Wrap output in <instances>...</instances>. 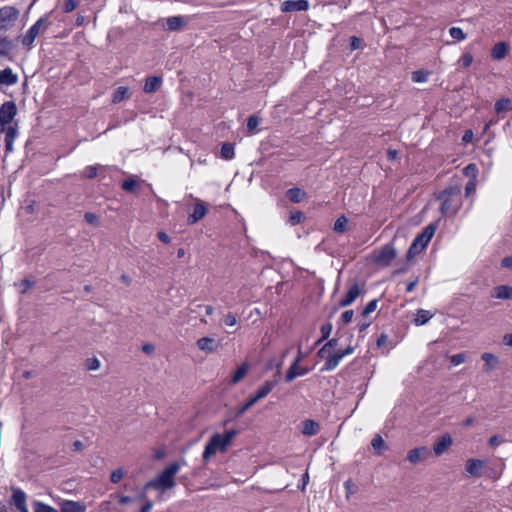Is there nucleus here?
Wrapping results in <instances>:
<instances>
[{
    "instance_id": "09e8293b",
    "label": "nucleus",
    "mask_w": 512,
    "mask_h": 512,
    "mask_svg": "<svg viewBox=\"0 0 512 512\" xmlns=\"http://www.w3.org/2000/svg\"><path fill=\"white\" fill-rule=\"evenodd\" d=\"M465 361H466V354L463 352L454 354L450 357V363L453 366H458V365L464 363Z\"/></svg>"
},
{
    "instance_id": "c756f323",
    "label": "nucleus",
    "mask_w": 512,
    "mask_h": 512,
    "mask_svg": "<svg viewBox=\"0 0 512 512\" xmlns=\"http://www.w3.org/2000/svg\"><path fill=\"white\" fill-rule=\"evenodd\" d=\"M481 359L485 362L488 371L494 370L499 365V358L490 352H485L481 355Z\"/></svg>"
},
{
    "instance_id": "f8f14e48",
    "label": "nucleus",
    "mask_w": 512,
    "mask_h": 512,
    "mask_svg": "<svg viewBox=\"0 0 512 512\" xmlns=\"http://www.w3.org/2000/svg\"><path fill=\"white\" fill-rule=\"evenodd\" d=\"M431 456V451L426 446L416 447L407 453V460L411 464H418Z\"/></svg>"
},
{
    "instance_id": "c9c22d12",
    "label": "nucleus",
    "mask_w": 512,
    "mask_h": 512,
    "mask_svg": "<svg viewBox=\"0 0 512 512\" xmlns=\"http://www.w3.org/2000/svg\"><path fill=\"white\" fill-rule=\"evenodd\" d=\"M128 97H129V89L127 87L120 86L114 91L113 96H112V102L119 103Z\"/></svg>"
},
{
    "instance_id": "2eb2a0df",
    "label": "nucleus",
    "mask_w": 512,
    "mask_h": 512,
    "mask_svg": "<svg viewBox=\"0 0 512 512\" xmlns=\"http://www.w3.org/2000/svg\"><path fill=\"white\" fill-rule=\"evenodd\" d=\"M309 8L307 0H286L281 4L282 12L306 11Z\"/></svg>"
},
{
    "instance_id": "6e6552de",
    "label": "nucleus",
    "mask_w": 512,
    "mask_h": 512,
    "mask_svg": "<svg viewBox=\"0 0 512 512\" xmlns=\"http://www.w3.org/2000/svg\"><path fill=\"white\" fill-rule=\"evenodd\" d=\"M17 114V106L14 101H6L0 107V127L5 128V126L12 123L13 119Z\"/></svg>"
},
{
    "instance_id": "a18cd8bd",
    "label": "nucleus",
    "mask_w": 512,
    "mask_h": 512,
    "mask_svg": "<svg viewBox=\"0 0 512 512\" xmlns=\"http://www.w3.org/2000/svg\"><path fill=\"white\" fill-rule=\"evenodd\" d=\"M137 186V181L132 178L124 180L121 184V188L127 192H134Z\"/></svg>"
},
{
    "instance_id": "052dcab7",
    "label": "nucleus",
    "mask_w": 512,
    "mask_h": 512,
    "mask_svg": "<svg viewBox=\"0 0 512 512\" xmlns=\"http://www.w3.org/2000/svg\"><path fill=\"white\" fill-rule=\"evenodd\" d=\"M33 285L34 281H31L29 279H23L19 284L20 292L22 294L26 293Z\"/></svg>"
},
{
    "instance_id": "4c0bfd02",
    "label": "nucleus",
    "mask_w": 512,
    "mask_h": 512,
    "mask_svg": "<svg viewBox=\"0 0 512 512\" xmlns=\"http://www.w3.org/2000/svg\"><path fill=\"white\" fill-rule=\"evenodd\" d=\"M12 47L13 44L11 40L6 37L0 38V57H8Z\"/></svg>"
},
{
    "instance_id": "5fc2aeb1",
    "label": "nucleus",
    "mask_w": 512,
    "mask_h": 512,
    "mask_svg": "<svg viewBox=\"0 0 512 512\" xmlns=\"http://www.w3.org/2000/svg\"><path fill=\"white\" fill-rule=\"evenodd\" d=\"M344 488H345L347 496H349L350 494H353L357 491V486L354 484V482L351 479H348L344 482Z\"/></svg>"
},
{
    "instance_id": "4d7b16f0",
    "label": "nucleus",
    "mask_w": 512,
    "mask_h": 512,
    "mask_svg": "<svg viewBox=\"0 0 512 512\" xmlns=\"http://www.w3.org/2000/svg\"><path fill=\"white\" fill-rule=\"evenodd\" d=\"M84 219L85 221L88 223V224H91V225H98L99 223V218L96 214L94 213H91V212H87L84 214Z\"/></svg>"
},
{
    "instance_id": "c85d7f7f",
    "label": "nucleus",
    "mask_w": 512,
    "mask_h": 512,
    "mask_svg": "<svg viewBox=\"0 0 512 512\" xmlns=\"http://www.w3.org/2000/svg\"><path fill=\"white\" fill-rule=\"evenodd\" d=\"M432 317L433 314L430 311L418 309L413 322L416 326H422L425 325Z\"/></svg>"
},
{
    "instance_id": "20e7f679",
    "label": "nucleus",
    "mask_w": 512,
    "mask_h": 512,
    "mask_svg": "<svg viewBox=\"0 0 512 512\" xmlns=\"http://www.w3.org/2000/svg\"><path fill=\"white\" fill-rule=\"evenodd\" d=\"M53 11L45 13L41 16L22 37L21 43L26 47H31L36 37L40 33H44L52 24L51 15Z\"/></svg>"
},
{
    "instance_id": "8fccbe9b",
    "label": "nucleus",
    "mask_w": 512,
    "mask_h": 512,
    "mask_svg": "<svg viewBox=\"0 0 512 512\" xmlns=\"http://www.w3.org/2000/svg\"><path fill=\"white\" fill-rule=\"evenodd\" d=\"M77 6H78L77 0H64L62 8L65 13H70V12L74 11Z\"/></svg>"
},
{
    "instance_id": "72a5a7b5",
    "label": "nucleus",
    "mask_w": 512,
    "mask_h": 512,
    "mask_svg": "<svg viewBox=\"0 0 512 512\" xmlns=\"http://www.w3.org/2000/svg\"><path fill=\"white\" fill-rule=\"evenodd\" d=\"M371 446L373 447L376 455H382L383 450L386 448L385 441L381 435L376 434L372 441Z\"/></svg>"
},
{
    "instance_id": "f3484780",
    "label": "nucleus",
    "mask_w": 512,
    "mask_h": 512,
    "mask_svg": "<svg viewBox=\"0 0 512 512\" xmlns=\"http://www.w3.org/2000/svg\"><path fill=\"white\" fill-rule=\"evenodd\" d=\"M207 207L203 202H198L193 208V212L188 215L187 223L193 225L200 221L207 214Z\"/></svg>"
},
{
    "instance_id": "aec40b11",
    "label": "nucleus",
    "mask_w": 512,
    "mask_h": 512,
    "mask_svg": "<svg viewBox=\"0 0 512 512\" xmlns=\"http://www.w3.org/2000/svg\"><path fill=\"white\" fill-rule=\"evenodd\" d=\"M18 82V75L12 71L11 68L7 67L0 70V86H13Z\"/></svg>"
},
{
    "instance_id": "58836bf2",
    "label": "nucleus",
    "mask_w": 512,
    "mask_h": 512,
    "mask_svg": "<svg viewBox=\"0 0 512 512\" xmlns=\"http://www.w3.org/2000/svg\"><path fill=\"white\" fill-rule=\"evenodd\" d=\"M338 345V338L329 339L318 351V356L320 358L325 357V353L327 350L334 349Z\"/></svg>"
},
{
    "instance_id": "864d4df0",
    "label": "nucleus",
    "mask_w": 512,
    "mask_h": 512,
    "mask_svg": "<svg viewBox=\"0 0 512 512\" xmlns=\"http://www.w3.org/2000/svg\"><path fill=\"white\" fill-rule=\"evenodd\" d=\"M239 433L238 430L236 429H230V430H227L223 435V439L224 441L228 444V446L231 444L233 438Z\"/></svg>"
},
{
    "instance_id": "473e14b6",
    "label": "nucleus",
    "mask_w": 512,
    "mask_h": 512,
    "mask_svg": "<svg viewBox=\"0 0 512 512\" xmlns=\"http://www.w3.org/2000/svg\"><path fill=\"white\" fill-rule=\"evenodd\" d=\"M221 157L225 160H231L235 156L234 145L230 142H225L221 146L220 150Z\"/></svg>"
},
{
    "instance_id": "a211bd4d",
    "label": "nucleus",
    "mask_w": 512,
    "mask_h": 512,
    "mask_svg": "<svg viewBox=\"0 0 512 512\" xmlns=\"http://www.w3.org/2000/svg\"><path fill=\"white\" fill-rule=\"evenodd\" d=\"M483 466L484 462L482 460L471 458L466 461L465 469L470 476L479 478Z\"/></svg>"
},
{
    "instance_id": "13d9d810",
    "label": "nucleus",
    "mask_w": 512,
    "mask_h": 512,
    "mask_svg": "<svg viewBox=\"0 0 512 512\" xmlns=\"http://www.w3.org/2000/svg\"><path fill=\"white\" fill-rule=\"evenodd\" d=\"M86 366L88 370H97L100 367V361L96 357L88 358Z\"/></svg>"
},
{
    "instance_id": "f03ea898",
    "label": "nucleus",
    "mask_w": 512,
    "mask_h": 512,
    "mask_svg": "<svg viewBox=\"0 0 512 512\" xmlns=\"http://www.w3.org/2000/svg\"><path fill=\"white\" fill-rule=\"evenodd\" d=\"M435 231L436 224L431 223L427 225L422 230V232L415 237L406 253V258L408 261L412 260L416 255L420 254L427 247Z\"/></svg>"
},
{
    "instance_id": "7c9ffc66",
    "label": "nucleus",
    "mask_w": 512,
    "mask_h": 512,
    "mask_svg": "<svg viewBox=\"0 0 512 512\" xmlns=\"http://www.w3.org/2000/svg\"><path fill=\"white\" fill-rule=\"evenodd\" d=\"M494 110L500 114L512 110V101L509 98H500L495 102Z\"/></svg>"
},
{
    "instance_id": "bb28decb",
    "label": "nucleus",
    "mask_w": 512,
    "mask_h": 512,
    "mask_svg": "<svg viewBox=\"0 0 512 512\" xmlns=\"http://www.w3.org/2000/svg\"><path fill=\"white\" fill-rule=\"evenodd\" d=\"M286 196L292 203H300L306 198L307 193L299 187H293L287 190Z\"/></svg>"
},
{
    "instance_id": "ddd939ff",
    "label": "nucleus",
    "mask_w": 512,
    "mask_h": 512,
    "mask_svg": "<svg viewBox=\"0 0 512 512\" xmlns=\"http://www.w3.org/2000/svg\"><path fill=\"white\" fill-rule=\"evenodd\" d=\"M19 15L18 9L13 6H5L0 8V30L17 19Z\"/></svg>"
},
{
    "instance_id": "680f3d73",
    "label": "nucleus",
    "mask_w": 512,
    "mask_h": 512,
    "mask_svg": "<svg viewBox=\"0 0 512 512\" xmlns=\"http://www.w3.org/2000/svg\"><path fill=\"white\" fill-rule=\"evenodd\" d=\"M362 45V39L357 36H351L350 37V50L354 51L361 47Z\"/></svg>"
},
{
    "instance_id": "ea45409f",
    "label": "nucleus",
    "mask_w": 512,
    "mask_h": 512,
    "mask_svg": "<svg viewBox=\"0 0 512 512\" xmlns=\"http://www.w3.org/2000/svg\"><path fill=\"white\" fill-rule=\"evenodd\" d=\"M33 510L34 512H58L54 507L37 500L33 502Z\"/></svg>"
},
{
    "instance_id": "9d476101",
    "label": "nucleus",
    "mask_w": 512,
    "mask_h": 512,
    "mask_svg": "<svg viewBox=\"0 0 512 512\" xmlns=\"http://www.w3.org/2000/svg\"><path fill=\"white\" fill-rule=\"evenodd\" d=\"M364 285H360L358 282H354L344 295V297L339 301L338 305L340 307H346L351 305L359 295L364 292Z\"/></svg>"
},
{
    "instance_id": "e433bc0d",
    "label": "nucleus",
    "mask_w": 512,
    "mask_h": 512,
    "mask_svg": "<svg viewBox=\"0 0 512 512\" xmlns=\"http://www.w3.org/2000/svg\"><path fill=\"white\" fill-rule=\"evenodd\" d=\"M430 72L424 69L416 70L412 73L411 79L415 83H425L428 80Z\"/></svg>"
},
{
    "instance_id": "f704fd0d",
    "label": "nucleus",
    "mask_w": 512,
    "mask_h": 512,
    "mask_svg": "<svg viewBox=\"0 0 512 512\" xmlns=\"http://www.w3.org/2000/svg\"><path fill=\"white\" fill-rule=\"evenodd\" d=\"M348 218L345 215L339 216L333 225V230L336 233H344L347 230L348 227Z\"/></svg>"
},
{
    "instance_id": "5701e85b",
    "label": "nucleus",
    "mask_w": 512,
    "mask_h": 512,
    "mask_svg": "<svg viewBox=\"0 0 512 512\" xmlns=\"http://www.w3.org/2000/svg\"><path fill=\"white\" fill-rule=\"evenodd\" d=\"M301 425V433L305 436H314L320 431L319 423L312 419L304 420Z\"/></svg>"
},
{
    "instance_id": "c03bdc74",
    "label": "nucleus",
    "mask_w": 512,
    "mask_h": 512,
    "mask_svg": "<svg viewBox=\"0 0 512 512\" xmlns=\"http://www.w3.org/2000/svg\"><path fill=\"white\" fill-rule=\"evenodd\" d=\"M304 219V213L299 211V210H296V211H292L290 212V215H289V222L291 225H297L299 223H301V221Z\"/></svg>"
},
{
    "instance_id": "f257e3e1",
    "label": "nucleus",
    "mask_w": 512,
    "mask_h": 512,
    "mask_svg": "<svg viewBox=\"0 0 512 512\" xmlns=\"http://www.w3.org/2000/svg\"><path fill=\"white\" fill-rule=\"evenodd\" d=\"M440 201V213L444 217H454L462 207V187L460 184H451L436 194Z\"/></svg>"
},
{
    "instance_id": "b1692460",
    "label": "nucleus",
    "mask_w": 512,
    "mask_h": 512,
    "mask_svg": "<svg viewBox=\"0 0 512 512\" xmlns=\"http://www.w3.org/2000/svg\"><path fill=\"white\" fill-rule=\"evenodd\" d=\"M508 44L506 42H498L491 49V57L494 60H502L508 53Z\"/></svg>"
},
{
    "instance_id": "2f4dec72",
    "label": "nucleus",
    "mask_w": 512,
    "mask_h": 512,
    "mask_svg": "<svg viewBox=\"0 0 512 512\" xmlns=\"http://www.w3.org/2000/svg\"><path fill=\"white\" fill-rule=\"evenodd\" d=\"M248 369H249V366L247 363H242L237 369L236 371L234 372V374L232 375L231 377V383L232 384H237L238 382H240L244 377L245 375L247 374L248 372Z\"/></svg>"
},
{
    "instance_id": "0e129e2a",
    "label": "nucleus",
    "mask_w": 512,
    "mask_h": 512,
    "mask_svg": "<svg viewBox=\"0 0 512 512\" xmlns=\"http://www.w3.org/2000/svg\"><path fill=\"white\" fill-rule=\"evenodd\" d=\"M371 325V322L370 321H360L358 324H357V329H358V332L360 334H363L366 329Z\"/></svg>"
},
{
    "instance_id": "3c124183",
    "label": "nucleus",
    "mask_w": 512,
    "mask_h": 512,
    "mask_svg": "<svg viewBox=\"0 0 512 512\" xmlns=\"http://www.w3.org/2000/svg\"><path fill=\"white\" fill-rule=\"evenodd\" d=\"M260 119L256 115L249 116L247 120V129L252 132L259 125Z\"/></svg>"
},
{
    "instance_id": "bf43d9fd",
    "label": "nucleus",
    "mask_w": 512,
    "mask_h": 512,
    "mask_svg": "<svg viewBox=\"0 0 512 512\" xmlns=\"http://www.w3.org/2000/svg\"><path fill=\"white\" fill-rule=\"evenodd\" d=\"M223 323L226 325V326H234L237 324V319H236V316L233 314V313H227L224 317H223Z\"/></svg>"
},
{
    "instance_id": "6e6d98bb",
    "label": "nucleus",
    "mask_w": 512,
    "mask_h": 512,
    "mask_svg": "<svg viewBox=\"0 0 512 512\" xmlns=\"http://www.w3.org/2000/svg\"><path fill=\"white\" fill-rule=\"evenodd\" d=\"M459 62L461 63V65H462L463 67H465V68H466V67H469V66L472 64V62H473V56H472V54H470V53H464V54L461 56V58H460Z\"/></svg>"
},
{
    "instance_id": "1a4fd4ad",
    "label": "nucleus",
    "mask_w": 512,
    "mask_h": 512,
    "mask_svg": "<svg viewBox=\"0 0 512 512\" xmlns=\"http://www.w3.org/2000/svg\"><path fill=\"white\" fill-rule=\"evenodd\" d=\"M301 361V350L299 349L298 355L293 361V363L288 368L286 375H285V381L291 382L298 376L306 375L309 372V369L302 367L299 365V362Z\"/></svg>"
},
{
    "instance_id": "a19ab883",
    "label": "nucleus",
    "mask_w": 512,
    "mask_h": 512,
    "mask_svg": "<svg viewBox=\"0 0 512 512\" xmlns=\"http://www.w3.org/2000/svg\"><path fill=\"white\" fill-rule=\"evenodd\" d=\"M333 326L330 322L323 324L320 328L321 338L316 342V344H320L324 340H327L332 332Z\"/></svg>"
},
{
    "instance_id": "4be33fe9",
    "label": "nucleus",
    "mask_w": 512,
    "mask_h": 512,
    "mask_svg": "<svg viewBox=\"0 0 512 512\" xmlns=\"http://www.w3.org/2000/svg\"><path fill=\"white\" fill-rule=\"evenodd\" d=\"M343 356L341 355L340 351H336L333 354H330L326 357L325 363L323 367L321 368V371H332L334 370L342 360Z\"/></svg>"
},
{
    "instance_id": "79ce46f5",
    "label": "nucleus",
    "mask_w": 512,
    "mask_h": 512,
    "mask_svg": "<svg viewBox=\"0 0 512 512\" xmlns=\"http://www.w3.org/2000/svg\"><path fill=\"white\" fill-rule=\"evenodd\" d=\"M450 36L457 41H463L466 39V33L460 27H451L449 29Z\"/></svg>"
},
{
    "instance_id": "6ab92c4d",
    "label": "nucleus",
    "mask_w": 512,
    "mask_h": 512,
    "mask_svg": "<svg viewBox=\"0 0 512 512\" xmlns=\"http://www.w3.org/2000/svg\"><path fill=\"white\" fill-rule=\"evenodd\" d=\"M86 507L81 502L64 500L59 504L58 512H85Z\"/></svg>"
},
{
    "instance_id": "a878e982",
    "label": "nucleus",
    "mask_w": 512,
    "mask_h": 512,
    "mask_svg": "<svg viewBox=\"0 0 512 512\" xmlns=\"http://www.w3.org/2000/svg\"><path fill=\"white\" fill-rule=\"evenodd\" d=\"M491 296L493 298L503 299V300L510 299L512 297V286H508V285L496 286L493 289Z\"/></svg>"
},
{
    "instance_id": "338daca9",
    "label": "nucleus",
    "mask_w": 512,
    "mask_h": 512,
    "mask_svg": "<svg viewBox=\"0 0 512 512\" xmlns=\"http://www.w3.org/2000/svg\"><path fill=\"white\" fill-rule=\"evenodd\" d=\"M158 239L165 244H169L171 241V238L169 237V235L167 233H165L164 231L158 232Z\"/></svg>"
},
{
    "instance_id": "0eeeda50",
    "label": "nucleus",
    "mask_w": 512,
    "mask_h": 512,
    "mask_svg": "<svg viewBox=\"0 0 512 512\" xmlns=\"http://www.w3.org/2000/svg\"><path fill=\"white\" fill-rule=\"evenodd\" d=\"M396 249L391 244L383 246L373 257V261L383 267L389 266L396 258Z\"/></svg>"
},
{
    "instance_id": "412c9836",
    "label": "nucleus",
    "mask_w": 512,
    "mask_h": 512,
    "mask_svg": "<svg viewBox=\"0 0 512 512\" xmlns=\"http://www.w3.org/2000/svg\"><path fill=\"white\" fill-rule=\"evenodd\" d=\"M186 24V19L183 16H171L166 19L164 28L168 31H179Z\"/></svg>"
},
{
    "instance_id": "de8ad7c7",
    "label": "nucleus",
    "mask_w": 512,
    "mask_h": 512,
    "mask_svg": "<svg viewBox=\"0 0 512 512\" xmlns=\"http://www.w3.org/2000/svg\"><path fill=\"white\" fill-rule=\"evenodd\" d=\"M353 316H354V311L353 310H346L342 313L340 319H339V322L338 324L339 325H346L348 323H350L353 319Z\"/></svg>"
},
{
    "instance_id": "e2e57ef3",
    "label": "nucleus",
    "mask_w": 512,
    "mask_h": 512,
    "mask_svg": "<svg viewBox=\"0 0 512 512\" xmlns=\"http://www.w3.org/2000/svg\"><path fill=\"white\" fill-rule=\"evenodd\" d=\"M476 189V184L473 180H469L467 183H466V186H465V194L466 196H469L472 192H474Z\"/></svg>"
},
{
    "instance_id": "69168bd1",
    "label": "nucleus",
    "mask_w": 512,
    "mask_h": 512,
    "mask_svg": "<svg viewBox=\"0 0 512 512\" xmlns=\"http://www.w3.org/2000/svg\"><path fill=\"white\" fill-rule=\"evenodd\" d=\"M387 340H388V336L384 333H382L378 338H377V341H376V345L380 348V347H383L386 345L387 343Z\"/></svg>"
},
{
    "instance_id": "774afa93",
    "label": "nucleus",
    "mask_w": 512,
    "mask_h": 512,
    "mask_svg": "<svg viewBox=\"0 0 512 512\" xmlns=\"http://www.w3.org/2000/svg\"><path fill=\"white\" fill-rule=\"evenodd\" d=\"M501 266L503 268L511 269L512 268V256L504 257L501 261Z\"/></svg>"
},
{
    "instance_id": "393cba45",
    "label": "nucleus",
    "mask_w": 512,
    "mask_h": 512,
    "mask_svg": "<svg viewBox=\"0 0 512 512\" xmlns=\"http://www.w3.org/2000/svg\"><path fill=\"white\" fill-rule=\"evenodd\" d=\"M163 79L160 76H149L146 78L143 90L145 93L155 92L162 84Z\"/></svg>"
},
{
    "instance_id": "dca6fc26",
    "label": "nucleus",
    "mask_w": 512,
    "mask_h": 512,
    "mask_svg": "<svg viewBox=\"0 0 512 512\" xmlns=\"http://www.w3.org/2000/svg\"><path fill=\"white\" fill-rule=\"evenodd\" d=\"M452 443V437L449 434H444L433 444V452L435 455L440 456L452 445Z\"/></svg>"
},
{
    "instance_id": "9b49d317",
    "label": "nucleus",
    "mask_w": 512,
    "mask_h": 512,
    "mask_svg": "<svg viewBox=\"0 0 512 512\" xmlns=\"http://www.w3.org/2000/svg\"><path fill=\"white\" fill-rule=\"evenodd\" d=\"M11 503L19 510V512H29L26 504V493L18 487H12Z\"/></svg>"
},
{
    "instance_id": "423d86ee",
    "label": "nucleus",
    "mask_w": 512,
    "mask_h": 512,
    "mask_svg": "<svg viewBox=\"0 0 512 512\" xmlns=\"http://www.w3.org/2000/svg\"><path fill=\"white\" fill-rule=\"evenodd\" d=\"M228 444L224 441L222 434L216 433L212 435L205 445L203 452V460L207 461L212 455H214L218 450L220 452H225L227 450Z\"/></svg>"
},
{
    "instance_id": "cd10ccee",
    "label": "nucleus",
    "mask_w": 512,
    "mask_h": 512,
    "mask_svg": "<svg viewBox=\"0 0 512 512\" xmlns=\"http://www.w3.org/2000/svg\"><path fill=\"white\" fill-rule=\"evenodd\" d=\"M107 169V170H117V167L116 166H102V165H89V166H86L85 169H84V176L89 178V179H93L97 176L98 174V169Z\"/></svg>"
},
{
    "instance_id": "39448f33",
    "label": "nucleus",
    "mask_w": 512,
    "mask_h": 512,
    "mask_svg": "<svg viewBox=\"0 0 512 512\" xmlns=\"http://www.w3.org/2000/svg\"><path fill=\"white\" fill-rule=\"evenodd\" d=\"M179 462H173L169 464L157 477L156 480L150 481L146 484L147 487L160 488L162 490L170 489L174 487L175 481L174 476L179 471Z\"/></svg>"
},
{
    "instance_id": "603ef678",
    "label": "nucleus",
    "mask_w": 512,
    "mask_h": 512,
    "mask_svg": "<svg viewBox=\"0 0 512 512\" xmlns=\"http://www.w3.org/2000/svg\"><path fill=\"white\" fill-rule=\"evenodd\" d=\"M123 475H124L123 469L118 468V469L112 471V473L110 475V480L112 483H115V484L119 483L122 480Z\"/></svg>"
},
{
    "instance_id": "37998d69",
    "label": "nucleus",
    "mask_w": 512,
    "mask_h": 512,
    "mask_svg": "<svg viewBox=\"0 0 512 512\" xmlns=\"http://www.w3.org/2000/svg\"><path fill=\"white\" fill-rule=\"evenodd\" d=\"M0 131L4 132V134H5L4 139L15 140V138L17 136V127L12 126L11 124L5 126V128L0 127Z\"/></svg>"
},
{
    "instance_id": "4468645a",
    "label": "nucleus",
    "mask_w": 512,
    "mask_h": 512,
    "mask_svg": "<svg viewBox=\"0 0 512 512\" xmlns=\"http://www.w3.org/2000/svg\"><path fill=\"white\" fill-rule=\"evenodd\" d=\"M196 345L199 350L209 354L216 352L221 344L219 340H216L213 337L205 336L199 338L196 342Z\"/></svg>"
},
{
    "instance_id": "7ed1b4c3",
    "label": "nucleus",
    "mask_w": 512,
    "mask_h": 512,
    "mask_svg": "<svg viewBox=\"0 0 512 512\" xmlns=\"http://www.w3.org/2000/svg\"><path fill=\"white\" fill-rule=\"evenodd\" d=\"M276 381H265V383L258 388L255 394L251 395L243 404L238 406L234 411V418H240L248 409L255 405L259 400L265 398L276 386Z\"/></svg>"
},
{
    "instance_id": "49530a36",
    "label": "nucleus",
    "mask_w": 512,
    "mask_h": 512,
    "mask_svg": "<svg viewBox=\"0 0 512 512\" xmlns=\"http://www.w3.org/2000/svg\"><path fill=\"white\" fill-rule=\"evenodd\" d=\"M377 305H378V300L377 299H373L371 301H369L366 306L363 308L362 312H361V315L363 317H366L367 315H369L370 313L374 312L377 308Z\"/></svg>"
}]
</instances>
